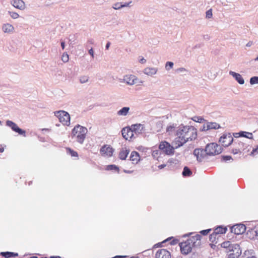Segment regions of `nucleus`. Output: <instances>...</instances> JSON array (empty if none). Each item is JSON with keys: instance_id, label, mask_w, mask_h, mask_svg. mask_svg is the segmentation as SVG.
Segmentation results:
<instances>
[{"instance_id": "1", "label": "nucleus", "mask_w": 258, "mask_h": 258, "mask_svg": "<svg viewBox=\"0 0 258 258\" xmlns=\"http://www.w3.org/2000/svg\"><path fill=\"white\" fill-rule=\"evenodd\" d=\"M173 144L175 148L182 146L189 141L195 140L197 137V130L193 126L180 125L175 132Z\"/></svg>"}, {"instance_id": "2", "label": "nucleus", "mask_w": 258, "mask_h": 258, "mask_svg": "<svg viewBox=\"0 0 258 258\" xmlns=\"http://www.w3.org/2000/svg\"><path fill=\"white\" fill-rule=\"evenodd\" d=\"M201 238L200 234H196L180 242L179 246L181 253L186 255L190 253L194 248L200 247L201 245Z\"/></svg>"}, {"instance_id": "3", "label": "nucleus", "mask_w": 258, "mask_h": 258, "mask_svg": "<svg viewBox=\"0 0 258 258\" xmlns=\"http://www.w3.org/2000/svg\"><path fill=\"white\" fill-rule=\"evenodd\" d=\"M87 132L88 130L86 127L78 124L72 131V137L75 138L78 143L83 144Z\"/></svg>"}, {"instance_id": "4", "label": "nucleus", "mask_w": 258, "mask_h": 258, "mask_svg": "<svg viewBox=\"0 0 258 258\" xmlns=\"http://www.w3.org/2000/svg\"><path fill=\"white\" fill-rule=\"evenodd\" d=\"M205 151L208 155H216L222 152V147L216 143H212L207 145Z\"/></svg>"}, {"instance_id": "5", "label": "nucleus", "mask_w": 258, "mask_h": 258, "mask_svg": "<svg viewBox=\"0 0 258 258\" xmlns=\"http://www.w3.org/2000/svg\"><path fill=\"white\" fill-rule=\"evenodd\" d=\"M55 115L58 118L59 121L64 125L69 126L70 124V116L69 114L64 111L60 110L56 111Z\"/></svg>"}, {"instance_id": "6", "label": "nucleus", "mask_w": 258, "mask_h": 258, "mask_svg": "<svg viewBox=\"0 0 258 258\" xmlns=\"http://www.w3.org/2000/svg\"><path fill=\"white\" fill-rule=\"evenodd\" d=\"M159 148L160 150L167 155L173 154L174 153V148H175L166 141L161 142L159 145Z\"/></svg>"}, {"instance_id": "7", "label": "nucleus", "mask_w": 258, "mask_h": 258, "mask_svg": "<svg viewBox=\"0 0 258 258\" xmlns=\"http://www.w3.org/2000/svg\"><path fill=\"white\" fill-rule=\"evenodd\" d=\"M114 150L109 145H103L100 149V155L104 157H110L112 156Z\"/></svg>"}, {"instance_id": "8", "label": "nucleus", "mask_w": 258, "mask_h": 258, "mask_svg": "<svg viewBox=\"0 0 258 258\" xmlns=\"http://www.w3.org/2000/svg\"><path fill=\"white\" fill-rule=\"evenodd\" d=\"M233 140L232 136L230 134H224L219 139V143L224 147H228L231 144Z\"/></svg>"}, {"instance_id": "9", "label": "nucleus", "mask_w": 258, "mask_h": 258, "mask_svg": "<svg viewBox=\"0 0 258 258\" xmlns=\"http://www.w3.org/2000/svg\"><path fill=\"white\" fill-rule=\"evenodd\" d=\"M6 124L10 127L13 131L18 133L19 135H23V136H26L25 131L19 128L17 124L12 121L7 120Z\"/></svg>"}, {"instance_id": "10", "label": "nucleus", "mask_w": 258, "mask_h": 258, "mask_svg": "<svg viewBox=\"0 0 258 258\" xmlns=\"http://www.w3.org/2000/svg\"><path fill=\"white\" fill-rule=\"evenodd\" d=\"M246 146V144H245L244 143L242 142L236 143L233 145V148L232 150V152L234 154L241 153L242 152L244 151L245 149V147Z\"/></svg>"}, {"instance_id": "11", "label": "nucleus", "mask_w": 258, "mask_h": 258, "mask_svg": "<svg viewBox=\"0 0 258 258\" xmlns=\"http://www.w3.org/2000/svg\"><path fill=\"white\" fill-rule=\"evenodd\" d=\"M231 232L235 234L239 235L243 233L246 230V227L243 224H236L231 227Z\"/></svg>"}, {"instance_id": "12", "label": "nucleus", "mask_w": 258, "mask_h": 258, "mask_svg": "<svg viewBox=\"0 0 258 258\" xmlns=\"http://www.w3.org/2000/svg\"><path fill=\"white\" fill-rule=\"evenodd\" d=\"M122 135L126 140H130L134 137V133L131 127H126L123 128L122 131Z\"/></svg>"}, {"instance_id": "13", "label": "nucleus", "mask_w": 258, "mask_h": 258, "mask_svg": "<svg viewBox=\"0 0 258 258\" xmlns=\"http://www.w3.org/2000/svg\"><path fill=\"white\" fill-rule=\"evenodd\" d=\"M156 258H171L170 252L166 249H159L155 254Z\"/></svg>"}, {"instance_id": "14", "label": "nucleus", "mask_w": 258, "mask_h": 258, "mask_svg": "<svg viewBox=\"0 0 258 258\" xmlns=\"http://www.w3.org/2000/svg\"><path fill=\"white\" fill-rule=\"evenodd\" d=\"M220 127V125L216 122H208L203 125V131H208L211 129H218Z\"/></svg>"}, {"instance_id": "15", "label": "nucleus", "mask_w": 258, "mask_h": 258, "mask_svg": "<svg viewBox=\"0 0 258 258\" xmlns=\"http://www.w3.org/2000/svg\"><path fill=\"white\" fill-rule=\"evenodd\" d=\"M11 4L15 8L20 10H24L25 8V3L22 0L13 1Z\"/></svg>"}, {"instance_id": "16", "label": "nucleus", "mask_w": 258, "mask_h": 258, "mask_svg": "<svg viewBox=\"0 0 258 258\" xmlns=\"http://www.w3.org/2000/svg\"><path fill=\"white\" fill-rule=\"evenodd\" d=\"M123 80L128 85H132L136 83L137 78L133 75H126L124 77Z\"/></svg>"}, {"instance_id": "17", "label": "nucleus", "mask_w": 258, "mask_h": 258, "mask_svg": "<svg viewBox=\"0 0 258 258\" xmlns=\"http://www.w3.org/2000/svg\"><path fill=\"white\" fill-rule=\"evenodd\" d=\"M130 160L133 164H137L140 160L139 154L136 151H133L130 156Z\"/></svg>"}, {"instance_id": "18", "label": "nucleus", "mask_w": 258, "mask_h": 258, "mask_svg": "<svg viewBox=\"0 0 258 258\" xmlns=\"http://www.w3.org/2000/svg\"><path fill=\"white\" fill-rule=\"evenodd\" d=\"M129 153L130 150L127 148H122L119 152L118 157L121 160H125L126 158Z\"/></svg>"}, {"instance_id": "19", "label": "nucleus", "mask_w": 258, "mask_h": 258, "mask_svg": "<svg viewBox=\"0 0 258 258\" xmlns=\"http://www.w3.org/2000/svg\"><path fill=\"white\" fill-rule=\"evenodd\" d=\"M227 230V228L226 227H223L222 226H218L214 229L213 233L211 234V236H212L216 234L225 233Z\"/></svg>"}, {"instance_id": "20", "label": "nucleus", "mask_w": 258, "mask_h": 258, "mask_svg": "<svg viewBox=\"0 0 258 258\" xmlns=\"http://www.w3.org/2000/svg\"><path fill=\"white\" fill-rule=\"evenodd\" d=\"M131 128H132L133 133L136 134H140L143 131L144 127L142 124H136L132 125L131 127Z\"/></svg>"}, {"instance_id": "21", "label": "nucleus", "mask_w": 258, "mask_h": 258, "mask_svg": "<svg viewBox=\"0 0 258 258\" xmlns=\"http://www.w3.org/2000/svg\"><path fill=\"white\" fill-rule=\"evenodd\" d=\"M230 74L233 77L235 78L236 80L240 84H243L244 83V81L242 78V77L238 73H235L234 72L230 71Z\"/></svg>"}, {"instance_id": "22", "label": "nucleus", "mask_w": 258, "mask_h": 258, "mask_svg": "<svg viewBox=\"0 0 258 258\" xmlns=\"http://www.w3.org/2000/svg\"><path fill=\"white\" fill-rule=\"evenodd\" d=\"M3 30L5 33H12L14 30V28L12 25L10 24H5L3 26Z\"/></svg>"}, {"instance_id": "23", "label": "nucleus", "mask_w": 258, "mask_h": 258, "mask_svg": "<svg viewBox=\"0 0 258 258\" xmlns=\"http://www.w3.org/2000/svg\"><path fill=\"white\" fill-rule=\"evenodd\" d=\"M1 255L6 258L14 257L17 256L18 254L13 252H2Z\"/></svg>"}, {"instance_id": "24", "label": "nucleus", "mask_w": 258, "mask_h": 258, "mask_svg": "<svg viewBox=\"0 0 258 258\" xmlns=\"http://www.w3.org/2000/svg\"><path fill=\"white\" fill-rule=\"evenodd\" d=\"M144 72L148 75H152L156 73L157 70L155 68H147L144 70Z\"/></svg>"}, {"instance_id": "25", "label": "nucleus", "mask_w": 258, "mask_h": 258, "mask_svg": "<svg viewBox=\"0 0 258 258\" xmlns=\"http://www.w3.org/2000/svg\"><path fill=\"white\" fill-rule=\"evenodd\" d=\"M176 127V124H172L169 125L166 127V132L168 133L169 135H171L175 132Z\"/></svg>"}, {"instance_id": "26", "label": "nucleus", "mask_w": 258, "mask_h": 258, "mask_svg": "<svg viewBox=\"0 0 258 258\" xmlns=\"http://www.w3.org/2000/svg\"><path fill=\"white\" fill-rule=\"evenodd\" d=\"M129 110V107H124L118 111L117 114L119 115L125 116L127 114Z\"/></svg>"}, {"instance_id": "27", "label": "nucleus", "mask_w": 258, "mask_h": 258, "mask_svg": "<svg viewBox=\"0 0 258 258\" xmlns=\"http://www.w3.org/2000/svg\"><path fill=\"white\" fill-rule=\"evenodd\" d=\"M243 258H256V257L253 251L247 250L244 253Z\"/></svg>"}, {"instance_id": "28", "label": "nucleus", "mask_w": 258, "mask_h": 258, "mask_svg": "<svg viewBox=\"0 0 258 258\" xmlns=\"http://www.w3.org/2000/svg\"><path fill=\"white\" fill-rule=\"evenodd\" d=\"M105 169L107 170H115L117 173L119 172V167L116 166L115 165H107Z\"/></svg>"}, {"instance_id": "29", "label": "nucleus", "mask_w": 258, "mask_h": 258, "mask_svg": "<svg viewBox=\"0 0 258 258\" xmlns=\"http://www.w3.org/2000/svg\"><path fill=\"white\" fill-rule=\"evenodd\" d=\"M192 174V172L187 167L185 166L183 168L182 175L183 176H190Z\"/></svg>"}, {"instance_id": "30", "label": "nucleus", "mask_w": 258, "mask_h": 258, "mask_svg": "<svg viewBox=\"0 0 258 258\" xmlns=\"http://www.w3.org/2000/svg\"><path fill=\"white\" fill-rule=\"evenodd\" d=\"M240 136L245 137L248 139H252L253 135L251 133L246 132H241L239 133Z\"/></svg>"}, {"instance_id": "31", "label": "nucleus", "mask_w": 258, "mask_h": 258, "mask_svg": "<svg viewBox=\"0 0 258 258\" xmlns=\"http://www.w3.org/2000/svg\"><path fill=\"white\" fill-rule=\"evenodd\" d=\"M66 150L67 151V153L71 155L72 157H78V154L77 152L75 151L72 150L70 148H67Z\"/></svg>"}, {"instance_id": "32", "label": "nucleus", "mask_w": 258, "mask_h": 258, "mask_svg": "<svg viewBox=\"0 0 258 258\" xmlns=\"http://www.w3.org/2000/svg\"><path fill=\"white\" fill-rule=\"evenodd\" d=\"M222 247L224 248H228L229 250H231V247L233 248L231 243L229 241H225L221 244Z\"/></svg>"}, {"instance_id": "33", "label": "nucleus", "mask_w": 258, "mask_h": 258, "mask_svg": "<svg viewBox=\"0 0 258 258\" xmlns=\"http://www.w3.org/2000/svg\"><path fill=\"white\" fill-rule=\"evenodd\" d=\"M192 119L196 122L200 123L202 122L204 120V119L201 116H194Z\"/></svg>"}, {"instance_id": "34", "label": "nucleus", "mask_w": 258, "mask_h": 258, "mask_svg": "<svg viewBox=\"0 0 258 258\" xmlns=\"http://www.w3.org/2000/svg\"><path fill=\"white\" fill-rule=\"evenodd\" d=\"M251 232L254 235V237H252V238L258 239V227L255 228L254 230H252Z\"/></svg>"}, {"instance_id": "35", "label": "nucleus", "mask_w": 258, "mask_h": 258, "mask_svg": "<svg viewBox=\"0 0 258 258\" xmlns=\"http://www.w3.org/2000/svg\"><path fill=\"white\" fill-rule=\"evenodd\" d=\"M251 84H258V77H253L250 79Z\"/></svg>"}, {"instance_id": "36", "label": "nucleus", "mask_w": 258, "mask_h": 258, "mask_svg": "<svg viewBox=\"0 0 258 258\" xmlns=\"http://www.w3.org/2000/svg\"><path fill=\"white\" fill-rule=\"evenodd\" d=\"M9 13L11 17L13 19H17L19 17V14L16 12H9Z\"/></svg>"}, {"instance_id": "37", "label": "nucleus", "mask_w": 258, "mask_h": 258, "mask_svg": "<svg viewBox=\"0 0 258 258\" xmlns=\"http://www.w3.org/2000/svg\"><path fill=\"white\" fill-rule=\"evenodd\" d=\"M61 59L64 62H67L69 61V55L67 53H63L62 55Z\"/></svg>"}, {"instance_id": "38", "label": "nucleus", "mask_w": 258, "mask_h": 258, "mask_svg": "<svg viewBox=\"0 0 258 258\" xmlns=\"http://www.w3.org/2000/svg\"><path fill=\"white\" fill-rule=\"evenodd\" d=\"M128 4H127L126 5H120L119 3H116L114 5L113 8L114 9H119L121 8L127 6H128Z\"/></svg>"}, {"instance_id": "39", "label": "nucleus", "mask_w": 258, "mask_h": 258, "mask_svg": "<svg viewBox=\"0 0 258 258\" xmlns=\"http://www.w3.org/2000/svg\"><path fill=\"white\" fill-rule=\"evenodd\" d=\"M80 80L81 83H86L88 80V77L87 76H82L80 78Z\"/></svg>"}, {"instance_id": "40", "label": "nucleus", "mask_w": 258, "mask_h": 258, "mask_svg": "<svg viewBox=\"0 0 258 258\" xmlns=\"http://www.w3.org/2000/svg\"><path fill=\"white\" fill-rule=\"evenodd\" d=\"M173 66V63L170 61L167 62L166 64V68L167 70H169L172 68Z\"/></svg>"}, {"instance_id": "41", "label": "nucleus", "mask_w": 258, "mask_h": 258, "mask_svg": "<svg viewBox=\"0 0 258 258\" xmlns=\"http://www.w3.org/2000/svg\"><path fill=\"white\" fill-rule=\"evenodd\" d=\"M212 17V9H210L206 12V17L207 18H211Z\"/></svg>"}, {"instance_id": "42", "label": "nucleus", "mask_w": 258, "mask_h": 258, "mask_svg": "<svg viewBox=\"0 0 258 258\" xmlns=\"http://www.w3.org/2000/svg\"><path fill=\"white\" fill-rule=\"evenodd\" d=\"M211 231V229H209L207 230H202L201 231V233L204 235H207L210 231Z\"/></svg>"}, {"instance_id": "43", "label": "nucleus", "mask_w": 258, "mask_h": 258, "mask_svg": "<svg viewBox=\"0 0 258 258\" xmlns=\"http://www.w3.org/2000/svg\"><path fill=\"white\" fill-rule=\"evenodd\" d=\"M258 153V146H256V147L255 149H253L251 152L250 153V155L251 156H254L255 153Z\"/></svg>"}, {"instance_id": "44", "label": "nucleus", "mask_w": 258, "mask_h": 258, "mask_svg": "<svg viewBox=\"0 0 258 258\" xmlns=\"http://www.w3.org/2000/svg\"><path fill=\"white\" fill-rule=\"evenodd\" d=\"M238 255H235L234 253H230L229 254L228 258H237Z\"/></svg>"}, {"instance_id": "45", "label": "nucleus", "mask_w": 258, "mask_h": 258, "mask_svg": "<svg viewBox=\"0 0 258 258\" xmlns=\"http://www.w3.org/2000/svg\"><path fill=\"white\" fill-rule=\"evenodd\" d=\"M223 159L224 161H226L231 159L232 158L230 156H225L223 157Z\"/></svg>"}, {"instance_id": "46", "label": "nucleus", "mask_w": 258, "mask_h": 258, "mask_svg": "<svg viewBox=\"0 0 258 258\" xmlns=\"http://www.w3.org/2000/svg\"><path fill=\"white\" fill-rule=\"evenodd\" d=\"M89 53L92 56V57H94V51L92 48H91L89 50Z\"/></svg>"}, {"instance_id": "47", "label": "nucleus", "mask_w": 258, "mask_h": 258, "mask_svg": "<svg viewBox=\"0 0 258 258\" xmlns=\"http://www.w3.org/2000/svg\"><path fill=\"white\" fill-rule=\"evenodd\" d=\"M199 152H200V150L199 149H196L194 151V154L195 155H197L198 154H199Z\"/></svg>"}, {"instance_id": "48", "label": "nucleus", "mask_w": 258, "mask_h": 258, "mask_svg": "<svg viewBox=\"0 0 258 258\" xmlns=\"http://www.w3.org/2000/svg\"><path fill=\"white\" fill-rule=\"evenodd\" d=\"M158 155V151H154L152 153V155L154 157H155L156 156H157Z\"/></svg>"}, {"instance_id": "49", "label": "nucleus", "mask_w": 258, "mask_h": 258, "mask_svg": "<svg viewBox=\"0 0 258 258\" xmlns=\"http://www.w3.org/2000/svg\"><path fill=\"white\" fill-rule=\"evenodd\" d=\"M166 166V165L165 164H162V165H160L158 166V168L160 169L163 168L164 167H165Z\"/></svg>"}, {"instance_id": "50", "label": "nucleus", "mask_w": 258, "mask_h": 258, "mask_svg": "<svg viewBox=\"0 0 258 258\" xmlns=\"http://www.w3.org/2000/svg\"><path fill=\"white\" fill-rule=\"evenodd\" d=\"M252 44V41H249V42H248L246 46H247V47H249Z\"/></svg>"}, {"instance_id": "51", "label": "nucleus", "mask_w": 258, "mask_h": 258, "mask_svg": "<svg viewBox=\"0 0 258 258\" xmlns=\"http://www.w3.org/2000/svg\"><path fill=\"white\" fill-rule=\"evenodd\" d=\"M110 43L109 42H108L106 44V48L107 49H108L109 48V46H110Z\"/></svg>"}, {"instance_id": "52", "label": "nucleus", "mask_w": 258, "mask_h": 258, "mask_svg": "<svg viewBox=\"0 0 258 258\" xmlns=\"http://www.w3.org/2000/svg\"><path fill=\"white\" fill-rule=\"evenodd\" d=\"M61 46L62 48L63 49L64 48V42H61Z\"/></svg>"}, {"instance_id": "53", "label": "nucleus", "mask_w": 258, "mask_h": 258, "mask_svg": "<svg viewBox=\"0 0 258 258\" xmlns=\"http://www.w3.org/2000/svg\"><path fill=\"white\" fill-rule=\"evenodd\" d=\"M176 243H177V240H173L172 242H171V243L172 244H175Z\"/></svg>"}, {"instance_id": "54", "label": "nucleus", "mask_w": 258, "mask_h": 258, "mask_svg": "<svg viewBox=\"0 0 258 258\" xmlns=\"http://www.w3.org/2000/svg\"><path fill=\"white\" fill-rule=\"evenodd\" d=\"M4 148H0V152L2 153V152H4Z\"/></svg>"}, {"instance_id": "55", "label": "nucleus", "mask_w": 258, "mask_h": 258, "mask_svg": "<svg viewBox=\"0 0 258 258\" xmlns=\"http://www.w3.org/2000/svg\"><path fill=\"white\" fill-rule=\"evenodd\" d=\"M145 61H146V60H145V59H144V58H143V59H142L141 60V62L142 63H144V62H145Z\"/></svg>"}, {"instance_id": "56", "label": "nucleus", "mask_w": 258, "mask_h": 258, "mask_svg": "<svg viewBox=\"0 0 258 258\" xmlns=\"http://www.w3.org/2000/svg\"><path fill=\"white\" fill-rule=\"evenodd\" d=\"M130 258H140V257L137 256H133L131 257Z\"/></svg>"}, {"instance_id": "57", "label": "nucleus", "mask_w": 258, "mask_h": 258, "mask_svg": "<svg viewBox=\"0 0 258 258\" xmlns=\"http://www.w3.org/2000/svg\"><path fill=\"white\" fill-rule=\"evenodd\" d=\"M124 172H125V173H131V172H132V171H126V170H124Z\"/></svg>"}, {"instance_id": "58", "label": "nucleus", "mask_w": 258, "mask_h": 258, "mask_svg": "<svg viewBox=\"0 0 258 258\" xmlns=\"http://www.w3.org/2000/svg\"><path fill=\"white\" fill-rule=\"evenodd\" d=\"M51 258H61L60 256H53V257H51Z\"/></svg>"}, {"instance_id": "59", "label": "nucleus", "mask_w": 258, "mask_h": 258, "mask_svg": "<svg viewBox=\"0 0 258 258\" xmlns=\"http://www.w3.org/2000/svg\"><path fill=\"white\" fill-rule=\"evenodd\" d=\"M29 258H38V257L37 256H33L30 257Z\"/></svg>"}, {"instance_id": "60", "label": "nucleus", "mask_w": 258, "mask_h": 258, "mask_svg": "<svg viewBox=\"0 0 258 258\" xmlns=\"http://www.w3.org/2000/svg\"><path fill=\"white\" fill-rule=\"evenodd\" d=\"M41 258H47V257H41Z\"/></svg>"}]
</instances>
